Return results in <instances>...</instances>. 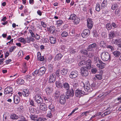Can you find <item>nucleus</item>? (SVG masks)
I'll return each instance as SVG.
<instances>
[{
	"mask_svg": "<svg viewBox=\"0 0 121 121\" xmlns=\"http://www.w3.org/2000/svg\"><path fill=\"white\" fill-rule=\"evenodd\" d=\"M101 58L104 61H107L110 60V56L108 52L104 51L103 52L101 55Z\"/></svg>",
	"mask_w": 121,
	"mask_h": 121,
	"instance_id": "obj_1",
	"label": "nucleus"
},
{
	"mask_svg": "<svg viewBox=\"0 0 121 121\" xmlns=\"http://www.w3.org/2000/svg\"><path fill=\"white\" fill-rule=\"evenodd\" d=\"M13 88L10 87H7L4 89V94L10 96H12L13 94Z\"/></svg>",
	"mask_w": 121,
	"mask_h": 121,
	"instance_id": "obj_2",
	"label": "nucleus"
},
{
	"mask_svg": "<svg viewBox=\"0 0 121 121\" xmlns=\"http://www.w3.org/2000/svg\"><path fill=\"white\" fill-rule=\"evenodd\" d=\"M87 94L86 92L83 91H82V90L77 89L75 91V95L76 97H80L81 96L84 95H86Z\"/></svg>",
	"mask_w": 121,
	"mask_h": 121,
	"instance_id": "obj_3",
	"label": "nucleus"
},
{
	"mask_svg": "<svg viewBox=\"0 0 121 121\" xmlns=\"http://www.w3.org/2000/svg\"><path fill=\"white\" fill-rule=\"evenodd\" d=\"M88 69L85 66L81 68V73L82 76L86 77L88 75Z\"/></svg>",
	"mask_w": 121,
	"mask_h": 121,
	"instance_id": "obj_4",
	"label": "nucleus"
},
{
	"mask_svg": "<svg viewBox=\"0 0 121 121\" xmlns=\"http://www.w3.org/2000/svg\"><path fill=\"white\" fill-rule=\"evenodd\" d=\"M67 97L65 96L64 94H62L61 95L60 99L59 101L60 103L62 104H65L66 102V99H68L67 98Z\"/></svg>",
	"mask_w": 121,
	"mask_h": 121,
	"instance_id": "obj_5",
	"label": "nucleus"
},
{
	"mask_svg": "<svg viewBox=\"0 0 121 121\" xmlns=\"http://www.w3.org/2000/svg\"><path fill=\"white\" fill-rule=\"evenodd\" d=\"M83 86L85 89V91L90 92L92 90L91 89V86L90 84H82Z\"/></svg>",
	"mask_w": 121,
	"mask_h": 121,
	"instance_id": "obj_6",
	"label": "nucleus"
},
{
	"mask_svg": "<svg viewBox=\"0 0 121 121\" xmlns=\"http://www.w3.org/2000/svg\"><path fill=\"white\" fill-rule=\"evenodd\" d=\"M74 94V91L72 89L68 91L65 93V95L67 97V98L69 99V97H73Z\"/></svg>",
	"mask_w": 121,
	"mask_h": 121,
	"instance_id": "obj_7",
	"label": "nucleus"
},
{
	"mask_svg": "<svg viewBox=\"0 0 121 121\" xmlns=\"http://www.w3.org/2000/svg\"><path fill=\"white\" fill-rule=\"evenodd\" d=\"M93 22L92 19L88 18L87 20V26L89 28L91 29L92 27Z\"/></svg>",
	"mask_w": 121,
	"mask_h": 121,
	"instance_id": "obj_8",
	"label": "nucleus"
},
{
	"mask_svg": "<svg viewBox=\"0 0 121 121\" xmlns=\"http://www.w3.org/2000/svg\"><path fill=\"white\" fill-rule=\"evenodd\" d=\"M56 77L54 74H51L50 76L49 79V82L50 83H54L55 81Z\"/></svg>",
	"mask_w": 121,
	"mask_h": 121,
	"instance_id": "obj_9",
	"label": "nucleus"
},
{
	"mask_svg": "<svg viewBox=\"0 0 121 121\" xmlns=\"http://www.w3.org/2000/svg\"><path fill=\"white\" fill-rule=\"evenodd\" d=\"M78 73L76 71H72L69 75L70 77L71 78H75L78 76Z\"/></svg>",
	"mask_w": 121,
	"mask_h": 121,
	"instance_id": "obj_10",
	"label": "nucleus"
},
{
	"mask_svg": "<svg viewBox=\"0 0 121 121\" xmlns=\"http://www.w3.org/2000/svg\"><path fill=\"white\" fill-rule=\"evenodd\" d=\"M39 70V75L42 76L45 73L46 69L44 67H42L40 68Z\"/></svg>",
	"mask_w": 121,
	"mask_h": 121,
	"instance_id": "obj_11",
	"label": "nucleus"
},
{
	"mask_svg": "<svg viewBox=\"0 0 121 121\" xmlns=\"http://www.w3.org/2000/svg\"><path fill=\"white\" fill-rule=\"evenodd\" d=\"M90 34V30L88 29H86L84 30L81 34L82 37H85L86 36Z\"/></svg>",
	"mask_w": 121,
	"mask_h": 121,
	"instance_id": "obj_12",
	"label": "nucleus"
},
{
	"mask_svg": "<svg viewBox=\"0 0 121 121\" xmlns=\"http://www.w3.org/2000/svg\"><path fill=\"white\" fill-rule=\"evenodd\" d=\"M50 42L52 44H55L56 43V39L52 37H50L49 38Z\"/></svg>",
	"mask_w": 121,
	"mask_h": 121,
	"instance_id": "obj_13",
	"label": "nucleus"
},
{
	"mask_svg": "<svg viewBox=\"0 0 121 121\" xmlns=\"http://www.w3.org/2000/svg\"><path fill=\"white\" fill-rule=\"evenodd\" d=\"M105 64L102 62V61L101 62H100L99 64H97L96 65V66L97 67L102 69L104 68L105 66Z\"/></svg>",
	"mask_w": 121,
	"mask_h": 121,
	"instance_id": "obj_14",
	"label": "nucleus"
},
{
	"mask_svg": "<svg viewBox=\"0 0 121 121\" xmlns=\"http://www.w3.org/2000/svg\"><path fill=\"white\" fill-rule=\"evenodd\" d=\"M121 42V40L120 39H113L112 41V43L116 44H119Z\"/></svg>",
	"mask_w": 121,
	"mask_h": 121,
	"instance_id": "obj_15",
	"label": "nucleus"
},
{
	"mask_svg": "<svg viewBox=\"0 0 121 121\" xmlns=\"http://www.w3.org/2000/svg\"><path fill=\"white\" fill-rule=\"evenodd\" d=\"M22 94L23 96L25 97H27L29 94V92L28 90L27 89H25L22 92Z\"/></svg>",
	"mask_w": 121,
	"mask_h": 121,
	"instance_id": "obj_16",
	"label": "nucleus"
},
{
	"mask_svg": "<svg viewBox=\"0 0 121 121\" xmlns=\"http://www.w3.org/2000/svg\"><path fill=\"white\" fill-rule=\"evenodd\" d=\"M14 102L16 104H17L20 101L19 98L17 96H13Z\"/></svg>",
	"mask_w": 121,
	"mask_h": 121,
	"instance_id": "obj_17",
	"label": "nucleus"
},
{
	"mask_svg": "<svg viewBox=\"0 0 121 121\" xmlns=\"http://www.w3.org/2000/svg\"><path fill=\"white\" fill-rule=\"evenodd\" d=\"M96 46V45L95 43H93L91 44L88 47V50L91 51L92 50V48H95Z\"/></svg>",
	"mask_w": 121,
	"mask_h": 121,
	"instance_id": "obj_18",
	"label": "nucleus"
},
{
	"mask_svg": "<svg viewBox=\"0 0 121 121\" xmlns=\"http://www.w3.org/2000/svg\"><path fill=\"white\" fill-rule=\"evenodd\" d=\"M11 118L13 119H17L19 117L16 114H14L12 113L10 115Z\"/></svg>",
	"mask_w": 121,
	"mask_h": 121,
	"instance_id": "obj_19",
	"label": "nucleus"
},
{
	"mask_svg": "<svg viewBox=\"0 0 121 121\" xmlns=\"http://www.w3.org/2000/svg\"><path fill=\"white\" fill-rule=\"evenodd\" d=\"M55 30V27L54 26H51L49 28L48 30L51 33H54Z\"/></svg>",
	"mask_w": 121,
	"mask_h": 121,
	"instance_id": "obj_20",
	"label": "nucleus"
},
{
	"mask_svg": "<svg viewBox=\"0 0 121 121\" xmlns=\"http://www.w3.org/2000/svg\"><path fill=\"white\" fill-rule=\"evenodd\" d=\"M40 108L41 110L45 111L46 110V106L45 104L43 103L40 105Z\"/></svg>",
	"mask_w": 121,
	"mask_h": 121,
	"instance_id": "obj_21",
	"label": "nucleus"
},
{
	"mask_svg": "<svg viewBox=\"0 0 121 121\" xmlns=\"http://www.w3.org/2000/svg\"><path fill=\"white\" fill-rule=\"evenodd\" d=\"M62 56V55L60 53L57 54L56 56L55 59L56 60H59L61 59Z\"/></svg>",
	"mask_w": 121,
	"mask_h": 121,
	"instance_id": "obj_22",
	"label": "nucleus"
},
{
	"mask_svg": "<svg viewBox=\"0 0 121 121\" xmlns=\"http://www.w3.org/2000/svg\"><path fill=\"white\" fill-rule=\"evenodd\" d=\"M68 72L67 70L66 69L63 68L61 71V74L63 75H66Z\"/></svg>",
	"mask_w": 121,
	"mask_h": 121,
	"instance_id": "obj_23",
	"label": "nucleus"
},
{
	"mask_svg": "<svg viewBox=\"0 0 121 121\" xmlns=\"http://www.w3.org/2000/svg\"><path fill=\"white\" fill-rule=\"evenodd\" d=\"M46 91L48 95H50L52 92V90L50 88L48 87L46 89Z\"/></svg>",
	"mask_w": 121,
	"mask_h": 121,
	"instance_id": "obj_24",
	"label": "nucleus"
},
{
	"mask_svg": "<svg viewBox=\"0 0 121 121\" xmlns=\"http://www.w3.org/2000/svg\"><path fill=\"white\" fill-rule=\"evenodd\" d=\"M36 109L34 108H32V107H30L29 109V111L30 112L32 113H37Z\"/></svg>",
	"mask_w": 121,
	"mask_h": 121,
	"instance_id": "obj_25",
	"label": "nucleus"
},
{
	"mask_svg": "<svg viewBox=\"0 0 121 121\" xmlns=\"http://www.w3.org/2000/svg\"><path fill=\"white\" fill-rule=\"evenodd\" d=\"M62 88H64L67 90L69 89V85L68 84H63Z\"/></svg>",
	"mask_w": 121,
	"mask_h": 121,
	"instance_id": "obj_26",
	"label": "nucleus"
},
{
	"mask_svg": "<svg viewBox=\"0 0 121 121\" xmlns=\"http://www.w3.org/2000/svg\"><path fill=\"white\" fill-rule=\"evenodd\" d=\"M94 62L97 64H99L101 62V61L99 60V58L98 57H95L94 58Z\"/></svg>",
	"mask_w": 121,
	"mask_h": 121,
	"instance_id": "obj_27",
	"label": "nucleus"
},
{
	"mask_svg": "<svg viewBox=\"0 0 121 121\" xmlns=\"http://www.w3.org/2000/svg\"><path fill=\"white\" fill-rule=\"evenodd\" d=\"M120 53L117 51H116L113 52L114 55L116 57H118L120 56Z\"/></svg>",
	"mask_w": 121,
	"mask_h": 121,
	"instance_id": "obj_28",
	"label": "nucleus"
},
{
	"mask_svg": "<svg viewBox=\"0 0 121 121\" xmlns=\"http://www.w3.org/2000/svg\"><path fill=\"white\" fill-rule=\"evenodd\" d=\"M68 35V33L65 31H64L61 33V36L63 37H67Z\"/></svg>",
	"mask_w": 121,
	"mask_h": 121,
	"instance_id": "obj_29",
	"label": "nucleus"
},
{
	"mask_svg": "<svg viewBox=\"0 0 121 121\" xmlns=\"http://www.w3.org/2000/svg\"><path fill=\"white\" fill-rule=\"evenodd\" d=\"M77 17L76 16V15L74 14H73L70 15L69 18L70 20H74Z\"/></svg>",
	"mask_w": 121,
	"mask_h": 121,
	"instance_id": "obj_30",
	"label": "nucleus"
},
{
	"mask_svg": "<svg viewBox=\"0 0 121 121\" xmlns=\"http://www.w3.org/2000/svg\"><path fill=\"white\" fill-rule=\"evenodd\" d=\"M106 28L108 30H111L112 28V26L111 25L110 23H107L106 26Z\"/></svg>",
	"mask_w": 121,
	"mask_h": 121,
	"instance_id": "obj_31",
	"label": "nucleus"
},
{
	"mask_svg": "<svg viewBox=\"0 0 121 121\" xmlns=\"http://www.w3.org/2000/svg\"><path fill=\"white\" fill-rule=\"evenodd\" d=\"M85 61L84 60H83L79 63L78 65L80 66H85Z\"/></svg>",
	"mask_w": 121,
	"mask_h": 121,
	"instance_id": "obj_32",
	"label": "nucleus"
},
{
	"mask_svg": "<svg viewBox=\"0 0 121 121\" xmlns=\"http://www.w3.org/2000/svg\"><path fill=\"white\" fill-rule=\"evenodd\" d=\"M60 95V93L59 91H56L55 93L54 96L56 98L58 97Z\"/></svg>",
	"mask_w": 121,
	"mask_h": 121,
	"instance_id": "obj_33",
	"label": "nucleus"
},
{
	"mask_svg": "<svg viewBox=\"0 0 121 121\" xmlns=\"http://www.w3.org/2000/svg\"><path fill=\"white\" fill-rule=\"evenodd\" d=\"M95 10L96 11L99 12L100 10V5L99 3H97L95 7Z\"/></svg>",
	"mask_w": 121,
	"mask_h": 121,
	"instance_id": "obj_34",
	"label": "nucleus"
},
{
	"mask_svg": "<svg viewBox=\"0 0 121 121\" xmlns=\"http://www.w3.org/2000/svg\"><path fill=\"white\" fill-rule=\"evenodd\" d=\"M49 108L50 110L52 111H53L55 110V107L52 104H51L49 105L48 107Z\"/></svg>",
	"mask_w": 121,
	"mask_h": 121,
	"instance_id": "obj_35",
	"label": "nucleus"
},
{
	"mask_svg": "<svg viewBox=\"0 0 121 121\" xmlns=\"http://www.w3.org/2000/svg\"><path fill=\"white\" fill-rule=\"evenodd\" d=\"M95 76L97 79L101 80L102 79L103 76L101 73H100L99 74L96 75Z\"/></svg>",
	"mask_w": 121,
	"mask_h": 121,
	"instance_id": "obj_36",
	"label": "nucleus"
},
{
	"mask_svg": "<svg viewBox=\"0 0 121 121\" xmlns=\"http://www.w3.org/2000/svg\"><path fill=\"white\" fill-rule=\"evenodd\" d=\"M46 119L45 118L39 117L38 119H36V121H46Z\"/></svg>",
	"mask_w": 121,
	"mask_h": 121,
	"instance_id": "obj_37",
	"label": "nucleus"
},
{
	"mask_svg": "<svg viewBox=\"0 0 121 121\" xmlns=\"http://www.w3.org/2000/svg\"><path fill=\"white\" fill-rule=\"evenodd\" d=\"M106 43L104 41H101L100 42L99 45L101 47H104L106 45Z\"/></svg>",
	"mask_w": 121,
	"mask_h": 121,
	"instance_id": "obj_38",
	"label": "nucleus"
},
{
	"mask_svg": "<svg viewBox=\"0 0 121 121\" xmlns=\"http://www.w3.org/2000/svg\"><path fill=\"white\" fill-rule=\"evenodd\" d=\"M39 70H35L32 73V75L34 76H36L38 74H39L38 75H39Z\"/></svg>",
	"mask_w": 121,
	"mask_h": 121,
	"instance_id": "obj_39",
	"label": "nucleus"
},
{
	"mask_svg": "<svg viewBox=\"0 0 121 121\" xmlns=\"http://www.w3.org/2000/svg\"><path fill=\"white\" fill-rule=\"evenodd\" d=\"M85 66L86 68L88 69H89L91 67V64L90 63H89L85 62Z\"/></svg>",
	"mask_w": 121,
	"mask_h": 121,
	"instance_id": "obj_40",
	"label": "nucleus"
},
{
	"mask_svg": "<svg viewBox=\"0 0 121 121\" xmlns=\"http://www.w3.org/2000/svg\"><path fill=\"white\" fill-rule=\"evenodd\" d=\"M30 117L31 120L35 121L37 118V116L35 115H31L30 116Z\"/></svg>",
	"mask_w": 121,
	"mask_h": 121,
	"instance_id": "obj_41",
	"label": "nucleus"
},
{
	"mask_svg": "<svg viewBox=\"0 0 121 121\" xmlns=\"http://www.w3.org/2000/svg\"><path fill=\"white\" fill-rule=\"evenodd\" d=\"M63 22L61 20L57 21L56 22L58 26H60L63 24Z\"/></svg>",
	"mask_w": 121,
	"mask_h": 121,
	"instance_id": "obj_42",
	"label": "nucleus"
},
{
	"mask_svg": "<svg viewBox=\"0 0 121 121\" xmlns=\"http://www.w3.org/2000/svg\"><path fill=\"white\" fill-rule=\"evenodd\" d=\"M35 99L36 101L42 99L39 94H37L35 96Z\"/></svg>",
	"mask_w": 121,
	"mask_h": 121,
	"instance_id": "obj_43",
	"label": "nucleus"
},
{
	"mask_svg": "<svg viewBox=\"0 0 121 121\" xmlns=\"http://www.w3.org/2000/svg\"><path fill=\"white\" fill-rule=\"evenodd\" d=\"M97 71V69L95 68H93L91 70V72L92 73H95Z\"/></svg>",
	"mask_w": 121,
	"mask_h": 121,
	"instance_id": "obj_44",
	"label": "nucleus"
},
{
	"mask_svg": "<svg viewBox=\"0 0 121 121\" xmlns=\"http://www.w3.org/2000/svg\"><path fill=\"white\" fill-rule=\"evenodd\" d=\"M19 41L23 43L24 44L26 43L25 39L21 37L19 39Z\"/></svg>",
	"mask_w": 121,
	"mask_h": 121,
	"instance_id": "obj_45",
	"label": "nucleus"
},
{
	"mask_svg": "<svg viewBox=\"0 0 121 121\" xmlns=\"http://www.w3.org/2000/svg\"><path fill=\"white\" fill-rule=\"evenodd\" d=\"M117 7V5L116 3L113 4L111 8L112 10H114Z\"/></svg>",
	"mask_w": 121,
	"mask_h": 121,
	"instance_id": "obj_46",
	"label": "nucleus"
},
{
	"mask_svg": "<svg viewBox=\"0 0 121 121\" xmlns=\"http://www.w3.org/2000/svg\"><path fill=\"white\" fill-rule=\"evenodd\" d=\"M80 19L78 17H77L76 19L74 20V24H78L80 22Z\"/></svg>",
	"mask_w": 121,
	"mask_h": 121,
	"instance_id": "obj_47",
	"label": "nucleus"
},
{
	"mask_svg": "<svg viewBox=\"0 0 121 121\" xmlns=\"http://www.w3.org/2000/svg\"><path fill=\"white\" fill-rule=\"evenodd\" d=\"M33 37L35 38V39L37 40H39L40 38V36L37 34L35 35Z\"/></svg>",
	"mask_w": 121,
	"mask_h": 121,
	"instance_id": "obj_48",
	"label": "nucleus"
},
{
	"mask_svg": "<svg viewBox=\"0 0 121 121\" xmlns=\"http://www.w3.org/2000/svg\"><path fill=\"white\" fill-rule=\"evenodd\" d=\"M17 82L19 83H24V81L22 79L20 78L17 80Z\"/></svg>",
	"mask_w": 121,
	"mask_h": 121,
	"instance_id": "obj_49",
	"label": "nucleus"
},
{
	"mask_svg": "<svg viewBox=\"0 0 121 121\" xmlns=\"http://www.w3.org/2000/svg\"><path fill=\"white\" fill-rule=\"evenodd\" d=\"M43 100L42 99L36 101V102L39 104L41 105L43 103Z\"/></svg>",
	"mask_w": 121,
	"mask_h": 121,
	"instance_id": "obj_50",
	"label": "nucleus"
},
{
	"mask_svg": "<svg viewBox=\"0 0 121 121\" xmlns=\"http://www.w3.org/2000/svg\"><path fill=\"white\" fill-rule=\"evenodd\" d=\"M16 48V47L15 46H13L11 47L10 48L9 51L10 52H12L13 51L14 49Z\"/></svg>",
	"mask_w": 121,
	"mask_h": 121,
	"instance_id": "obj_51",
	"label": "nucleus"
},
{
	"mask_svg": "<svg viewBox=\"0 0 121 121\" xmlns=\"http://www.w3.org/2000/svg\"><path fill=\"white\" fill-rule=\"evenodd\" d=\"M81 52L82 54L84 55H86L87 53V51L84 49H83L81 50Z\"/></svg>",
	"mask_w": 121,
	"mask_h": 121,
	"instance_id": "obj_52",
	"label": "nucleus"
},
{
	"mask_svg": "<svg viewBox=\"0 0 121 121\" xmlns=\"http://www.w3.org/2000/svg\"><path fill=\"white\" fill-rule=\"evenodd\" d=\"M53 68V66L52 65L49 64L48 65V68L50 71H52V70Z\"/></svg>",
	"mask_w": 121,
	"mask_h": 121,
	"instance_id": "obj_53",
	"label": "nucleus"
},
{
	"mask_svg": "<svg viewBox=\"0 0 121 121\" xmlns=\"http://www.w3.org/2000/svg\"><path fill=\"white\" fill-rule=\"evenodd\" d=\"M63 84H56V87L58 88H62Z\"/></svg>",
	"mask_w": 121,
	"mask_h": 121,
	"instance_id": "obj_54",
	"label": "nucleus"
},
{
	"mask_svg": "<svg viewBox=\"0 0 121 121\" xmlns=\"http://www.w3.org/2000/svg\"><path fill=\"white\" fill-rule=\"evenodd\" d=\"M47 116L49 118H51L52 117V114L50 112H48L47 115Z\"/></svg>",
	"mask_w": 121,
	"mask_h": 121,
	"instance_id": "obj_55",
	"label": "nucleus"
},
{
	"mask_svg": "<svg viewBox=\"0 0 121 121\" xmlns=\"http://www.w3.org/2000/svg\"><path fill=\"white\" fill-rule=\"evenodd\" d=\"M38 60L41 61H43L44 60V58L43 56H41L40 57V58H38Z\"/></svg>",
	"mask_w": 121,
	"mask_h": 121,
	"instance_id": "obj_56",
	"label": "nucleus"
},
{
	"mask_svg": "<svg viewBox=\"0 0 121 121\" xmlns=\"http://www.w3.org/2000/svg\"><path fill=\"white\" fill-rule=\"evenodd\" d=\"M29 39V37H28L26 38L25 39V41H26V43H30V41Z\"/></svg>",
	"mask_w": 121,
	"mask_h": 121,
	"instance_id": "obj_57",
	"label": "nucleus"
},
{
	"mask_svg": "<svg viewBox=\"0 0 121 121\" xmlns=\"http://www.w3.org/2000/svg\"><path fill=\"white\" fill-rule=\"evenodd\" d=\"M89 112L90 111H89L84 112L81 114L82 116H83L85 115V116H87L86 114L89 113Z\"/></svg>",
	"mask_w": 121,
	"mask_h": 121,
	"instance_id": "obj_58",
	"label": "nucleus"
},
{
	"mask_svg": "<svg viewBox=\"0 0 121 121\" xmlns=\"http://www.w3.org/2000/svg\"><path fill=\"white\" fill-rule=\"evenodd\" d=\"M41 23L42 26L44 27H46L47 26L46 24L45 23L41 21Z\"/></svg>",
	"mask_w": 121,
	"mask_h": 121,
	"instance_id": "obj_59",
	"label": "nucleus"
},
{
	"mask_svg": "<svg viewBox=\"0 0 121 121\" xmlns=\"http://www.w3.org/2000/svg\"><path fill=\"white\" fill-rule=\"evenodd\" d=\"M23 69L24 70H23L22 71V72L24 73H25L26 72L27 70V68L26 67V65H25L24 68L23 69Z\"/></svg>",
	"mask_w": 121,
	"mask_h": 121,
	"instance_id": "obj_60",
	"label": "nucleus"
},
{
	"mask_svg": "<svg viewBox=\"0 0 121 121\" xmlns=\"http://www.w3.org/2000/svg\"><path fill=\"white\" fill-rule=\"evenodd\" d=\"M30 104L33 106H35L34 102V101L32 100H31L30 101Z\"/></svg>",
	"mask_w": 121,
	"mask_h": 121,
	"instance_id": "obj_61",
	"label": "nucleus"
},
{
	"mask_svg": "<svg viewBox=\"0 0 121 121\" xmlns=\"http://www.w3.org/2000/svg\"><path fill=\"white\" fill-rule=\"evenodd\" d=\"M107 48H109L110 49H111V51H112V50H114V48H113V47L110 45H108L107 46Z\"/></svg>",
	"mask_w": 121,
	"mask_h": 121,
	"instance_id": "obj_62",
	"label": "nucleus"
},
{
	"mask_svg": "<svg viewBox=\"0 0 121 121\" xmlns=\"http://www.w3.org/2000/svg\"><path fill=\"white\" fill-rule=\"evenodd\" d=\"M112 26L115 28H117V25L115 23L113 22L112 24Z\"/></svg>",
	"mask_w": 121,
	"mask_h": 121,
	"instance_id": "obj_63",
	"label": "nucleus"
},
{
	"mask_svg": "<svg viewBox=\"0 0 121 121\" xmlns=\"http://www.w3.org/2000/svg\"><path fill=\"white\" fill-rule=\"evenodd\" d=\"M21 119V120H22L23 121H26V120L25 118L24 117L21 116L20 117Z\"/></svg>",
	"mask_w": 121,
	"mask_h": 121,
	"instance_id": "obj_64",
	"label": "nucleus"
}]
</instances>
